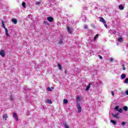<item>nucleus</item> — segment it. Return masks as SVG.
<instances>
[{
	"mask_svg": "<svg viewBox=\"0 0 128 128\" xmlns=\"http://www.w3.org/2000/svg\"><path fill=\"white\" fill-rule=\"evenodd\" d=\"M84 28L86 29V30H87L88 28V26L87 25H84Z\"/></svg>",
	"mask_w": 128,
	"mask_h": 128,
	"instance_id": "obj_33",
	"label": "nucleus"
},
{
	"mask_svg": "<svg viewBox=\"0 0 128 128\" xmlns=\"http://www.w3.org/2000/svg\"><path fill=\"white\" fill-rule=\"evenodd\" d=\"M64 39L62 38H61L60 39V40H58V43L60 44H63L64 42Z\"/></svg>",
	"mask_w": 128,
	"mask_h": 128,
	"instance_id": "obj_10",
	"label": "nucleus"
},
{
	"mask_svg": "<svg viewBox=\"0 0 128 128\" xmlns=\"http://www.w3.org/2000/svg\"><path fill=\"white\" fill-rule=\"evenodd\" d=\"M68 100H66V99H64V104H68Z\"/></svg>",
	"mask_w": 128,
	"mask_h": 128,
	"instance_id": "obj_17",
	"label": "nucleus"
},
{
	"mask_svg": "<svg viewBox=\"0 0 128 128\" xmlns=\"http://www.w3.org/2000/svg\"><path fill=\"white\" fill-rule=\"evenodd\" d=\"M22 6H23V8H26V2H23L22 3Z\"/></svg>",
	"mask_w": 128,
	"mask_h": 128,
	"instance_id": "obj_29",
	"label": "nucleus"
},
{
	"mask_svg": "<svg viewBox=\"0 0 128 128\" xmlns=\"http://www.w3.org/2000/svg\"><path fill=\"white\" fill-rule=\"evenodd\" d=\"M99 58H100V60H102V57L100 56H99Z\"/></svg>",
	"mask_w": 128,
	"mask_h": 128,
	"instance_id": "obj_39",
	"label": "nucleus"
},
{
	"mask_svg": "<svg viewBox=\"0 0 128 128\" xmlns=\"http://www.w3.org/2000/svg\"><path fill=\"white\" fill-rule=\"evenodd\" d=\"M124 82V84H128V78L125 79Z\"/></svg>",
	"mask_w": 128,
	"mask_h": 128,
	"instance_id": "obj_27",
	"label": "nucleus"
},
{
	"mask_svg": "<svg viewBox=\"0 0 128 128\" xmlns=\"http://www.w3.org/2000/svg\"><path fill=\"white\" fill-rule=\"evenodd\" d=\"M114 61V58H110V62H113Z\"/></svg>",
	"mask_w": 128,
	"mask_h": 128,
	"instance_id": "obj_37",
	"label": "nucleus"
},
{
	"mask_svg": "<svg viewBox=\"0 0 128 128\" xmlns=\"http://www.w3.org/2000/svg\"><path fill=\"white\" fill-rule=\"evenodd\" d=\"M118 42H122V38H118Z\"/></svg>",
	"mask_w": 128,
	"mask_h": 128,
	"instance_id": "obj_19",
	"label": "nucleus"
},
{
	"mask_svg": "<svg viewBox=\"0 0 128 128\" xmlns=\"http://www.w3.org/2000/svg\"><path fill=\"white\" fill-rule=\"evenodd\" d=\"M47 102H48V104H52V100H48Z\"/></svg>",
	"mask_w": 128,
	"mask_h": 128,
	"instance_id": "obj_22",
	"label": "nucleus"
},
{
	"mask_svg": "<svg viewBox=\"0 0 128 128\" xmlns=\"http://www.w3.org/2000/svg\"><path fill=\"white\" fill-rule=\"evenodd\" d=\"M3 118H8V114H4L3 116ZM5 120H6V119H5Z\"/></svg>",
	"mask_w": 128,
	"mask_h": 128,
	"instance_id": "obj_18",
	"label": "nucleus"
},
{
	"mask_svg": "<svg viewBox=\"0 0 128 128\" xmlns=\"http://www.w3.org/2000/svg\"><path fill=\"white\" fill-rule=\"evenodd\" d=\"M111 94L112 96H114V91H112Z\"/></svg>",
	"mask_w": 128,
	"mask_h": 128,
	"instance_id": "obj_35",
	"label": "nucleus"
},
{
	"mask_svg": "<svg viewBox=\"0 0 128 128\" xmlns=\"http://www.w3.org/2000/svg\"><path fill=\"white\" fill-rule=\"evenodd\" d=\"M100 22H102V24H104V22H106V20H104V18L100 17Z\"/></svg>",
	"mask_w": 128,
	"mask_h": 128,
	"instance_id": "obj_7",
	"label": "nucleus"
},
{
	"mask_svg": "<svg viewBox=\"0 0 128 128\" xmlns=\"http://www.w3.org/2000/svg\"><path fill=\"white\" fill-rule=\"evenodd\" d=\"M117 46H118V43L117 44Z\"/></svg>",
	"mask_w": 128,
	"mask_h": 128,
	"instance_id": "obj_43",
	"label": "nucleus"
},
{
	"mask_svg": "<svg viewBox=\"0 0 128 128\" xmlns=\"http://www.w3.org/2000/svg\"><path fill=\"white\" fill-rule=\"evenodd\" d=\"M0 56H1L2 58H4V56H6V54H4V50H2L0 51Z\"/></svg>",
	"mask_w": 128,
	"mask_h": 128,
	"instance_id": "obj_4",
	"label": "nucleus"
},
{
	"mask_svg": "<svg viewBox=\"0 0 128 128\" xmlns=\"http://www.w3.org/2000/svg\"><path fill=\"white\" fill-rule=\"evenodd\" d=\"M41 2H36V6H40V4Z\"/></svg>",
	"mask_w": 128,
	"mask_h": 128,
	"instance_id": "obj_25",
	"label": "nucleus"
},
{
	"mask_svg": "<svg viewBox=\"0 0 128 128\" xmlns=\"http://www.w3.org/2000/svg\"><path fill=\"white\" fill-rule=\"evenodd\" d=\"M58 66L59 70H62V66H60V64H58Z\"/></svg>",
	"mask_w": 128,
	"mask_h": 128,
	"instance_id": "obj_21",
	"label": "nucleus"
},
{
	"mask_svg": "<svg viewBox=\"0 0 128 128\" xmlns=\"http://www.w3.org/2000/svg\"><path fill=\"white\" fill-rule=\"evenodd\" d=\"M12 22H13L14 24H18V20L16 19H12Z\"/></svg>",
	"mask_w": 128,
	"mask_h": 128,
	"instance_id": "obj_9",
	"label": "nucleus"
},
{
	"mask_svg": "<svg viewBox=\"0 0 128 128\" xmlns=\"http://www.w3.org/2000/svg\"><path fill=\"white\" fill-rule=\"evenodd\" d=\"M67 30L68 32H72V30H70V26H67Z\"/></svg>",
	"mask_w": 128,
	"mask_h": 128,
	"instance_id": "obj_16",
	"label": "nucleus"
},
{
	"mask_svg": "<svg viewBox=\"0 0 128 128\" xmlns=\"http://www.w3.org/2000/svg\"><path fill=\"white\" fill-rule=\"evenodd\" d=\"M54 87H51V88L48 87L47 88V90L48 92H52V90H54Z\"/></svg>",
	"mask_w": 128,
	"mask_h": 128,
	"instance_id": "obj_12",
	"label": "nucleus"
},
{
	"mask_svg": "<svg viewBox=\"0 0 128 128\" xmlns=\"http://www.w3.org/2000/svg\"><path fill=\"white\" fill-rule=\"evenodd\" d=\"M80 97L78 96L76 98V103L77 104H78V102H80Z\"/></svg>",
	"mask_w": 128,
	"mask_h": 128,
	"instance_id": "obj_14",
	"label": "nucleus"
},
{
	"mask_svg": "<svg viewBox=\"0 0 128 128\" xmlns=\"http://www.w3.org/2000/svg\"><path fill=\"white\" fill-rule=\"evenodd\" d=\"M100 84H102V82H100Z\"/></svg>",
	"mask_w": 128,
	"mask_h": 128,
	"instance_id": "obj_44",
	"label": "nucleus"
},
{
	"mask_svg": "<svg viewBox=\"0 0 128 128\" xmlns=\"http://www.w3.org/2000/svg\"><path fill=\"white\" fill-rule=\"evenodd\" d=\"M118 8L120 10H124V6L122 4H120L118 6Z\"/></svg>",
	"mask_w": 128,
	"mask_h": 128,
	"instance_id": "obj_8",
	"label": "nucleus"
},
{
	"mask_svg": "<svg viewBox=\"0 0 128 128\" xmlns=\"http://www.w3.org/2000/svg\"><path fill=\"white\" fill-rule=\"evenodd\" d=\"M104 26L106 27V28H108V24H106V22H104V23H103Z\"/></svg>",
	"mask_w": 128,
	"mask_h": 128,
	"instance_id": "obj_30",
	"label": "nucleus"
},
{
	"mask_svg": "<svg viewBox=\"0 0 128 128\" xmlns=\"http://www.w3.org/2000/svg\"><path fill=\"white\" fill-rule=\"evenodd\" d=\"M122 70H126V67L124 66V64H122Z\"/></svg>",
	"mask_w": 128,
	"mask_h": 128,
	"instance_id": "obj_28",
	"label": "nucleus"
},
{
	"mask_svg": "<svg viewBox=\"0 0 128 128\" xmlns=\"http://www.w3.org/2000/svg\"><path fill=\"white\" fill-rule=\"evenodd\" d=\"M112 116H113V118H115L118 119L120 118V113H117L116 114H114V113H112Z\"/></svg>",
	"mask_w": 128,
	"mask_h": 128,
	"instance_id": "obj_3",
	"label": "nucleus"
},
{
	"mask_svg": "<svg viewBox=\"0 0 128 128\" xmlns=\"http://www.w3.org/2000/svg\"><path fill=\"white\" fill-rule=\"evenodd\" d=\"M13 117L16 120V121L18 120V114H16L14 113L13 114Z\"/></svg>",
	"mask_w": 128,
	"mask_h": 128,
	"instance_id": "obj_6",
	"label": "nucleus"
},
{
	"mask_svg": "<svg viewBox=\"0 0 128 128\" xmlns=\"http://www.w3.org/2000/svg\"><path fill=\"white\" fill-rule=\"evenodd\" d=\"M110 122L113 124H114V126H116V121H114V120H111Z\"/></svg>",
	"mask_w": 128,
	"mask_h": 128,
	"instance_id": "obj_15",
	"label": "nucleus"
},
{
	"mask_svg": "<svg viewBox=\"0 0 128 128\" xmlns=\"http://www.w3.org/2000/svg\"><path fill=\"white\" fill-rule=\"evenodd\" d=\"M91 84H90V83L88 84V85L86 88V90L88 91V90H90V85Z\"/></svg>",
	"mask_w": 128,
	"mask_h": 128,
	"instance_id": "obj_13",
	"label": "nucleus"
},
{
	"mask_svg": "<svg viewBox=\"0 0 128 128\" xmlns=\"http://www.w3.org/2000/svg\"><path fill=\"white\" fill-rule=\"evenodd\" d=\"M44 24H48V23L46 21H44Z\"/></svg>",
	"mask_w": 128,
	"mask_h": 128,
	"instance_id": "obj_32",
	"label": "nucleus"
},
{
	"mask_svg": "<svg viewBox=\"0 0 128 128\" xmlns=\"http://www.w3.org/2000/svg\"><path fill=\"white\" fill-rule=\"evenodd\" d=\"M98 38V34H96V36H95L94 38V40H96V38Z\"/></svg>",
	"mask_w": 128,
	"mask_h": 128,
	"instance_id": "obj_24",
	"label": "nucleus"
},
{
	"mask_svg": "<svg viewBox=\"0 0 128 128\" xmlns=\"http://www.w3.org/2000/svg\"><path fill=\"white\" fill-rule=\"evenodd\" d=\"M126 46L127 48H128V44H126Z\"/></svg>",
	"mask_w": 128,
	"mask_h": 128,
	"instance_id": "obj_41",
	"label": "nucleus"
},
{
	"mask_svg": "<svg viewBox=\"0 0 128 128\" xmlns=\"http://www.w3.org/2000/svg\"><path fill=\"white\" fill-rule=\"evenodd\" d=\"M118 112H120V113H122V112H124V110H122V108H120L119 109V110H118Z\"/></svg>",
	"mask_w": 128,
	"mask_h": 128,
	"instance_id": "obj_26",
	"label": "nucleus"
},
{
	"mask_svg": "<svg viewBox=\"0 0 128 128\" xmlns=\"http://www.w3.org/2000/svg\"><path fill=\"white\" fill-rule=\"evenodd\" d=\"M30 16H32V15L31 14H30L28 16V18H30Z\"/></svg>",
	"mask_w": 128,
	"mask_h": 128,
	"instance_id": "obj_40",
	"label": "nucleus"
},
{
	"mask_svg": "<svg viewBox=\"0 0 128 128\" xmlns=\"http://www.w3.org/2000/svg\"><path fill=\"white\" fill-rule=\"evenodd\" d=\"M114 110H117L118 112V110H120V106H116Z\"/></svg>",
	"mask_w": 128,
	"mask_h": 128,
	"instance_id": "obj_23",
	"label": "nucleus"
},
{
	"mask_svg": "<svg viewBox=\"0 0 128 128\" xmlns=\"http://www.w3.org/2000/svg\"><path fill=\"white\" fill-rule=\"evenodd\" d=\"M123 110H125V112L128 111V106H125L123 108Z\"/></svg>",
	"mask_w": 128,
	"mask_h": 128,
	"instance_id": "obj_20",
	"label": "nucleus"
},
{
	"mask_svg": "<svg viewBox=\"0 0 128 128\" xmlns=\"http://www.w3.org/2000/svg\"><path fill=\"white\" fill-rule=\"evenodd\" d=\"M76 106L78 110V114H80V112H82V106H80V104L78 103Z\"/></svg>",
	"mask_w": 128,
	"mask_h": 128,
	"instance_id": "obj_2",
	"label": "nucleus"
},
{
	"mask_svg": "<svg viewBox=\"0 0 128 128\" xmlns=\"http://www.w3.org/2000/svg\"><path fill=\"white\" fill-rule=\"evenodd\" d=\"M48 20L50 22H54V18L52 16H49L47 18Z\"/></svg>",
	"mask_w": 128,
	"mask_h": 128,
	"instance_id": "obj_5",
	"label": "nucleus"
},
{
	"mask_svg": "<svg viewBox=\"0 0 128 128\" xmlns=\"http://www.w3.org/2000/svg\"><path fill=\"white\" fill-rule=\"evenodd\" d=\"M126 74H123L121 75V78L122 80H124V78H126Z\"/></svg>",
	"mask_w": 128,
	"mask_h": 128,
	"instance_id": "obj_11",
	"label": "nucleus"
},
{
	"mask_svg": "<svg viewBox=\"0 0 128 128\" xmlns=\"http://www.w3.org/2000/svg\"><path fill=\"white\" fill-rule=\"evenodd\" d=\"M65 74H68V70H65Z\"/></svg>",
	"mask_w": 128,
	"mask_h": 128,
	"instance_id": "obj_36",
	"label": "nucleus"
},
{
	"mask_svg": "<svg viewBox=\"0 0 128 128\" xmlns=\"http://www.w3.org/2000/svg\"><path fill=\"white\" fill-rule=\"evenodd\" d=\"M114 34H116V31H114Z\"/></svg>",
	"mask_w": 128,
	"mask_h": 128,
	"instance_id": "obj_42",
	"label": "nucleus"
},
{
	"mask_svg": "<svg viewBox=\"0 0 128 128\" xmlns=\"http://www.w3.org/2000/svg\"><path fill=\"white\" fill-rule=\"evenodd\" d=\"M2 24L3 26V28L5 30V32L7 36H10V34H8V28H6V24H4V21L2 20Z\"/></svg>",
	"mask_w": 128,
	"mask_h": 128,
	"instance_id": "obj_1",
	"label": "nucleus"
},
{
	"mask_svg": "<svg viewBox=\"0 0 128 128\" xmlns=\"http://www.w3.org/2000/svg\"><path fill=\"white\" fill-rule=\"evenodd\" d=\"M126 94L128 96V90L126 91Z\"/></svg>",
	"mask_w": 128,
	"mask_h": 128,
	"instance_id": "obj_38",
	"label": "nucleus"
},
{
	"mask_svg": "<svg viewBox=\"0 0 128 128\" xmlns=\"http://www.w3.org/2000/svg\"><path fill=\"white\" fill-rule=\"evenodd\" d=\"M10 100H14V97L12 96H11L10 97Z\"/></svg>",
	"mask_w": 128,
	"mask_h": 128,
	"instance_id": "obj_34",
	"label": "nucleus"
},
{
	"mask_svg": "<svg viewBox=\"0 0 128 128\" xmlns=\"http://www.w3.org/2000/svg\"><path fill=\"white\" fill-rule=\"evenodd\" d=\"M126 122H122V126H124L126 124Z\"/></svg>",
	"mask_w": 128,
	"mask_h": 128,
	"instance_id": "obj_31",
	"label": "nucleus"
}]
</instances>
